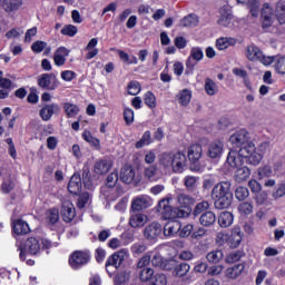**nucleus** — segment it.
<instances>
[{
    "label": "nucleus",
    "instance_id": "obj_1",
    "mask_svg": "<svg viewBox=\"0 0 285 285\" xmlns=\"http://www.w3.org/2000/svg\"><path fill=\"white\" fill-rule=\"evenodd\" d=\"M170 199L173 197L167 196L158 203L157 212L161 214V217L165 219H186L190 216V208L195 205L193 196L184 191L177 193L176 204L178 207L176 208L170 206Z\"/></svg>",
    "mask_w": 285,
    "mask_h": 285
},
{
    "label": "nucleus",
    "instance_id": "obj_43",
    "mask_svg": "<svg viewBox=\"0 0 285 285\" xmlns=\"http://www.w3.org/2000/svg\"><path fill=\"white\" fill-rule=\"evenodd\" d=\"M46 222L50 226H55L57 222H59V209L58 208H51L46 212Z\"/></svg>",
    "mask_w": 285,
    "mask_h": 285
},
{
    "label": "nucleus",
    "instance_id": "obj_38",
    "mask_svg": "<svg viewBox=\"0 0 285 285\" xmlns=\"http://www.w3.org/2000/svg\"><path fill=\"white\" fill-rule=\"evenodd\" d=\"M237 2L248 6L252 17H259V1L258 0H237Z\"/></svg>",
    "mask_w": 285,
    "mask_h": 285
},
{
    "label": "nucleus",
    "instance_id": "obj_24",
    "mask_svg": "<svg viewBox=\"0 0 285 285\" xmlns=\"http://www.w3.org/2000/svg\"><path fill=\"white\" fill-rule=\"evenodd\" d=\"M250 168L248 166H242L236 168L234 174V179L237 184H244V181H248L250 178Z\"/></svg>",
    "mask_w": 285,
    "mask_h": 285
},
{
    "label": "nucleus",
    "instance_id": "obj_5",
    "mask_svg": "<svg viewBox=\"0 0 285 285\" xmlns=\"http://www.w3.org/2000/svg\"><path fill=\"white\" fill-rule=\"evenodd\" d=\"M16 246L21 262H24L26 255H37L41 250V243L36 237H29L24 243L17 242Z\"/></svg>",
    "mask_w": 285,
    "mask_h": 285
},
{
    "label": "nucleus",
    "instance_id": "obj_40",
    "mask_svg": "<svg viewBox=\"0 0 285 285\" xmlns=\"http://www.w3.org/2000/svg\"><path fill=\"white\" fill-rule=\"evenodd\" d=\"M253 210H255V206L250 202H243L238 205V213L242 215V217L253 215Z\"/></svg>",
    "mask_w": 285,
    "mask_h": 285
},
{
    "label": "nucleus",
    "instance_id": "obj_36",
    "mask_svg": "<svg viewBox=\"0 0 285 285\" xmlns=\"http://www.w3.org/2000/svg\"><path fill=\"white\" fill-rule=\"evenodd\" d=\"M234 219L233 213L222 212L218 216V224L222 228H228V226H233Z\"/></svg>",
    "mask_w": 285,
    "mask_h": 285
},
{
    "label": "nucleus",
    "instance_id": "obj_9",
    "mask_svg": "<svg viewBox=\"0 0 285 285\" xmlns=\"http://www.w3.org/2000/svg\"><path fill=\"white\" fill-rule=\"evenodd\" d=\"M120 180L124 184H134V186H137L139 181H141V178L137 176V173L135 171V168L130 165H125L120 169Z\"/></svg>",
    "mask_w": 285,
    "mask_h": 285
},
{
    "label": "nucleus",
    "instance_id": "obj_13",
    "mask_svg": "<svg viewBox=\"0 0 285 285\" xmlns=\"http://www.w3.org/2000/svg\"><path fill=\"white\" fill-rule=\"evenodd\" d=\"M245 158L242 157V149H230L227 155V164L230 168H240L244 166Z\"/></svg>",
    "mask_w": 285,
    "mask_h": 285
},
{
    "label": "nucleus",
    "instance_id": "obj_57",
    "mask_svg": "<svg viewBox=\"0 0 285 285\" xmlns=\"http://www.w3.org/2000/svg\"><path fill=\"white\" fill-rule=\"evenodd\" d=\"M151 257H153V253L151 252H148L146 255H144L139 259V262L137 264V268H140V269L147 268L146 266L150 265Z\"/></svg>",
    "mask_w": 285,
    "mask_h": 285
},
{
    "label": "nucleus",
    "instance_id": "obj_15",
    "mask_svg": "<svg viewBox=\"0 0 285 285\" xmlns=\"http://www.w3.org/2000/svg\"><path fill=\"white\" fill-rule=\"evenodd\" d=\"M243 239L244 234L242 233V227L235 226L228 237L227 245L229 246V248H239Z\"/></svg>",
    "mask_w": 285,
    "mask_h": 285
},
{
    "label": "nucleus",
    "instance_id": "obj_3",
    "mask_svg": "<svg viewBox=\"0 0 285 285\" xmlns=\"http://www.w3.org/2000/svg\"><path fill=\"white\" fill-rule=\"evenodd\" d=\"M212 198L214 199V206L218 210H224V208H229L233 204V191H230V183L222 181L212 190Z\"/></svg>",
    "mask_w": 285,
    "mask_h": 285
},
{
    "label": "nucleus",
    "instance_id": "obj_22",
    "mask_svg": "<svg viewBox=\"0 0 285 285\" xmlns=\"http://www.w3.org/2000/svg\"><path fill=\"white\" fill-rule=\"evenodd\" d=\"M148 222V216L141 213H131L129 217V226L131 228H144Z\"/></svg>",
    "mask_w": 285,
    "mask_h": 285
},
{
    "label": "nucleus",
    "instance_id": "obj_32",
    "mask_svg": "<svg viewBox=\"0 0 285 285\" xmlns=\"http://www.w3.org/2000/svg\"><path fill=\"white\" fill-rule=\"evenodd\" d=\"M112 168V163L110 160H98L95 164L94 170L96 175H106L107 173L110 171Z\"/></svg>",
    "mask_w": 285,
    "mask_h": 285
},
{
    "label": "nucleus",
    "instance_id": "obj_41",
    "mask_svg": "<svg viewBox=\"0 0 285 285\" xmlns=\"http://www.w3.org/2000/svg\"><path fill=\"white\" fill-rule=\"evenodd\" d=\"M190 99H193V92L188 89H184L177 95V101L180 106H188Z\"/></svg>",
    "mask_w": 285,
    "mask_h": 285
},
{
    "label": "nucleus",
    "instance_id": "obj_27",
    "mask_svg": "<svg viewBox=\"0 0 285 285\" xmlns=\"http://www.w3.org/2000/svg\"><path fill=\"white\" fill-rule=\"evenodd\" d=\"M219 18H218V24L224 26L225 28L230 26V21H233V11H230V8L223 7L219 10Z\"/></svg>",
    "mask_w": 285,
    "mask_h": 285
},
{
    "label": "nucleus",
    "instance_id": "obj_17",
    "mask_svg": "<svg viewBox=\"0 0 285 285\" xmlns=\"http://www.w3.org/2000/svg\"><path fill=\"white\" fill-rule=\"evenodd\" d=\"M0 179H2V193H11L14 190V179L10 176V171L7 169H0Z\"/></svg>",
    "mask_w": 285,
    "mask_h": 285
},
{
    "label": "nucleus",
    "instance_id": "obj_48",
    "mask_svg": "<svg viewBox=\"0 0 285 285\" xmlns=\"http://www.w3.org/2000/svg\"><path fill=\"white\" fill-rule=\"evenodd\" d=\"M144 102L145 106H147L148 108H150L151 110L154 108H157V98L155 97V94H153L151 91H147L144 96Z\"/></svg>",
    "mask_w": 285,
    "mask_h": 285
},
{
    "label": "nucleus",
    "instance_id": "obj_56",
    "mask_svg": "<svg viewBox=\"0 0 285 285\" xmlns=\"http://www.w3.org/2000/svg\"><path fill=\"white\" fill-rule=\"evenodd\" d=\"M150 131H145L140 140L136 142V148H144V146H150Z\"/></svg>",
    "mask_w": 285,
    "mask_h": 285
},
{
    "label": "nucleus",
    "instance_id": "obj_18",
    "mask_svg": "<svg viewBox=\"0 0 285 285\" xmlns=\"http://www.w3.org/2000/svg\"><path fill=\"white\" fill-rule=\"evenodd\" d=\"M124 195V190L119 187H102L101 188V197L106 199V202H116L118 197Z\"/></svg>",
    "mask_w": 285,
    "mask_h": 285
},
{
    "label": "nucleus",
    "instance_id": "obj_33",
    "mask_svg": "<svg viewBox=\"0 0 285 285\" xmlns=\"http://www.w3.org/2000/svg\"><path fill=\"white\" fill-rule=\"evenodd\" d=\"M216 222L217 216L213 212H205L199 217V224L206 228H209V226H213Z\"/></svg>",
    "mask_w": 285,
    "mask_h": 285
},
{
    "label": "nucleus",
    "instance_id": "obj_45",
    "mask_svg": "<svg viewBox=\"0 0 285 285\" xmlns=\"http://www.w3.org/2000/svg\"><path fill=\"white\" fill-rule=\"evenodd\" d=\"M244 255H246V253L242 249L232 252L226 256L225 262L226 264H235L239 262Z\"/></svg>",
    "mask_w": 285,
    "mask_h": 285
},
{
    "label": "nucleus",
    "instance_id": "obj_31",
    "mask_svg": "<svg viewBox=\"0 0 285 285\" xmlns=\"http://www.w3.org/2000/svg\"><path fill=\"white\" fill-rule=\"evenodd\" d=\"M13 233L16 235H28L30 233V226L28 223L21 219H17L12 223Z\"/></svg>",
    "mask_w": 285,
    "mask_h": 285
},
{
    "label": "nucleus",
    "instance_id": "obj_25",
    "mask_svg": "<svg viewBox=\"0 0 285 285\" xmlns=\"http://www.w3.org/2000/svg\"><path fill=\"white\" fill-rule=\"evenodd\" d=\"M181 230V223L177 220L168 222L164 227L165 237H175Z\"/></svg>",
    "mask_w": 285,
    "mask_h": 285
},
{
    "label": "nucleus",
    "instance_id": "obj_26",
    "mask_svg": "<svg viewBox=\"0 0 285 285\" xmlns=\"http://www.w3.org/2000/svg\"><path fill=\"white\" fill-rule=\"evenodd\" d=\"M204 153V149L202 148V145H191L188 148L187 157L191 164H197L199 159H202V155Z\"/></svg>",
    "mask_w": 285,
    "mask_h": 285
},
{
    "label": "nucleus",
    "instance_id": "obj_2",
    "mask_svg": "<svg viewBox=\"0 0 285 285\" xmlns=\"http://www.w3.org/2000/svg\"><path fill=\"white\" fill-rule=\"evenodd\" d=\"M159 166L164 170H173V173L181 174L186 170V154L181 151H164L158 156Z\"/></svg>",
    "mask_w": 285,
    "mask_h": 285
},
{
    "label": "nucleus",
    "instance_id": "obj_30",
    "mask_svg": "<svg viewBox=\"0 0 285 285\" xmlns=\"http://www.w3.org/2000/svg\"><path fill=\"white\" fill-rule=\"evenodd\" d=\"M233 46H237V39L233 37H222L216 40L217 50H227Z\"/></svg>",
    "mask_w": 285,
    "mask_h": 285
},
{
    "label": "nucleus",
    "instance_id": "obj_11",
    "mask_svg": "<svg viewBox=\"0 0 285 285\" xmlns=\"http://www.w3.org/2000/svg\"><path fill=\"white\" fill-rule=\"evenodd\" d=\"M128 259V249H121L114 255L109 256L106 262V268L108 271L109 266H114V268H119L124 262Z\"/></svg>",
    "mask_w": 285,
    "mask_h": 285
},
{
    "label": "nucleus",
    "instance_id": "obj_60",
    "mask_svg": "<svg viewBox=\"0 0 285 285\" xmlns=\"http://www.w3.org/2000/svg\"><path fill=\"white\" fill-rule=\"evenodd\" d=\"M79 30L73 24H67L61 29V35H65L66 37H75Z\"/></svg>",
    "mask_w": 285,
    "mask_h": 285
},
{
    "label": "nucleus",
    "instance_id": "obj_28",
    "mask_svg": "<svg viewBox=\"0 0 285 285\" xmlns=\"http://www.w3.org/2000/svg\"><path fill=\"white\" fill-rule=\"evenodd\" d=\"M0 4L7 12H17L23 6V0H0Z\"/></svg>",
    "mask_w": 285,
    "mask_h": 285
},
{
    "label": "nucleus",
    "instance_id": "obj_39",
    "mask_svg": "<svg viewBox=\"0 0 285 285\" xmlns=\"http://www.w3.org/2000/svg\"><path fill=\"white\" fill-rule=\"evenodd\" d=\"M206 259L209 264H219V262L224 259V252H222V249H214L207 253Z\"/></svg>",
    "mask_w": 285,
    "mask_h": 285
},
{
    "label": "nucleus",
    "instance_id": "obj_59",
    "mask_svg": "<svg viewBox=\"0 0 285 285\" xmlns=\"http://www.w3.org/2000/svg\"><path fill=\"white\" fill-rule=\"evenodd\" d=\"M130 279V273L121 272L115 277V285H124Z\"/></svg>",
    "mask_w": 285,
    "mask_h": 285
},
{
    "label": "nucleus",
    "instance_id": "obj_6",
    "mask_svg": "<svg viewBox=\"0 0 285 285\" xmlns=\"http://www.w3.org/2000/svg\"><path fill=\"white\" fill-rule=\"evenodd\" d=\"M248 135L249 134L246 129H240L229 137V144H232L234 148L242 150V148H246L248 144H253Z\"/></svg>",
    "mask_w": 285,
    "mask_h": 285
},
{
    "label": "nucleus",
    "instance_id": "obj_23",
    "mask_svg": "<svg viewBox=\"0 0 285 285\" xmlns=\"http://www.w3.org/2000/svg\"><path fill=\"white\" fill-rule=\"evenodd\" d=\"M246 271V263L236 264L232 267H228L225 271V277L227 279H237V277L242 276V274Z\"/></svg>",
    "mask_w": 285,
    "mask_h": 285
},
{
    "label": "nucleus",
    "instance_id": "obj_54",
    "mask_svg": "<svg viewBox=\"0 0 285 285\" xmlns=\"http://www.w3.org/2000/svg\"><path fill=\"white\" fill-rule=\"evenodd\" d=\"M274 68L278 75H285V56L276 57Z\"/></svg>",
    "mask_w": 285,
    "mask_h": 285
},
{
    "label": "nucleus",
    "instance_id": "obj_19",
    "mask_svg": "<svg viewBox=\"0 0 285 285\" xmlns=\"http://www.w3.org/2000/svg\"><path fill=\"white\" fill-rule=\"evenodd\" d=\"M59 110H61V107L58 104H49L40 109L39 116L42 121H50L55 112H59Z\"/></svg>",
    "mask_w": 285,
    "mask_h": 285
},
{
    "label": "nucleus",
    "instance_id": "obj_34",
    "mask_svg": "<svg viewBox=\"0 0 285 285\" xmlns=\"http://www.w3.org/2000/svg\"><path fill=\"white\" fill-rule=\"evenodd\" d=\"M262 53V50L255 45H249L246 48V57L249 61H259Z\"/></svg>",
    "mask_w": 285,
    "mask_h": 285
},
{
    "label": "nucleus",
    "instance_id": "obj_16",
    "mask_svg": "<svg viewBox=\"0 0 285 285\" xmlns=\"http://www.w3.org/2000/svg\"><path fill=\"white\" fill-rule=\"evenodd\" d=\"M76 216H77V210L75 209V205L70 200H65L62 203V208H61V217L63 222L69 224V222H72Z\"/></svg>",
    "mask_w": 285,
    "mask_h": 285
},
{
    "label": "nucleus",
    "instance_id": "obj_10",
    "mask_svg": "<svg viewBox=\"0 0 285 285\" xmlns=\"http://www.w3.org/2000/svg\"><path fill=\"white\" fill-rule=\"evenodd\" d=\"M88 262H90V254L88 252H75L69 258V264L71 268L75 269L81 268V266H86Z\"/></svg>",
    "mask_w": 285,
    "mask_h": 285
},
{
    "label": "nucleus",
    "instance_id": "obj_47",
    "mask_svg": "<svg viewBox=\"0 0 285 285\" xmlns=\"http://www.w3.org/2000/svg\"><path fill=\"white\" fill-rule=\"evenodd\" d=\"M190 271V265L187 264V263H181L179 265H177L175 268H174V275L176 277H184L186 274H188Z\"/></svg>",
    "mask_w": 285,
    "mask_h": 285
},
{
    "label": "nucleus",
    "instance_id": "obj_42",
    "mask_svg": "<svg viewBox=\"0 0 285 285\" xmlns=\"http://www.w3.org/2000/svg\"><path fill=\"white\" fill-rule=\"evenodd\" d=\"M82 139L87 141V144L91 145L92 148H96V150H99V148H101L99 139L94 137V135L89 130H85L82 132Z\"/></svg>",
    "mask_w": 285,
    "mask_h": 285
},
{
    "label": "nucleus",
    "instance_id": "obj_12",
    "mask_svg": "<svg viewBox=\"0 0 285 285\" xmlns=\"http://www.w3.org/2000/svg\"><path fill=\"white\" fill-rule=\"evenodd\" d=\"M159 235H161V225L159 223L154 222L145 227L144 236L147 242H157V239H159Z\"/></svg>",
    "mask_w": 285,
    "mask_h": 285
},
{
    "label": "nucleus",
    "instance_id": "obj_55",
    "mask_svg": "<svg viewBox=\"0 0 285 285\" xmlns=\"http://www.w3.org/2000/svg\"><path fill=\"white\" fill-rule=\"evenodd\" d=\"M184 186L187 190H195L197 188V177L186 176L184 178Z\"/></svg>",
    "mask_w": 285,
    "mask_h": 285
},
{
    "label": "nucleus",
    "instance_id": "obj_46",
    "mask_svg": "<svg viewBox=\"0 0 285 285\" xmlns=\"http://www.w3.org/2000/svg\"><path fill=\"white\" fill-rule=\"evenodd\" d=\"M276 18L278 23H285V0H281L276 4Z\"/></svg>",
    "mask_w": 285,
    "mask_h": 285
},
{
    "label": "nucleus",
    "instance_id": "obj_8",
    "mask_svg": "<svg viewBox=\"0 0 285 285\" xmlns=\"http://www.w3.org/2000/svg\"><path fill=\"white\" fill-rule=\"evenodd\" d=\"M38 86L43 90H57L59 88V79L55 73H42L38 77Z\"/></svg>",
    "mask_w": 285,
    "mask_h": 285
},
{
    "label": "nucleus",
    "instance_id": "obj_35",
    "mask_svg": "<svg viewBox=\"0 0 285 285\" xmlns=\"http://www.w3.org/2000/svg\"><path fill=\"white\" fill-rule=\"evenodd\" d=\"M158 173L159 167H157V165H151L144 168V177L147 179V181H157V179H159Z\"/></svg>",
    "mask_w": 285,
    "mask_h": 285
},
{
    "label": "nucleus",
    "instance_id": "obj_52",
    "mask_svg": "<svg viewBox=\"0 0 285 285\" xmlns=\"http://www.w3.org/2000/svg\"><path fill=\"white\" fill-rule=\"evenodd\" d=\"M250 195V191L246 187H237L235 190V197L238 199V202H244L245 199H248Z\"/></svg>",
    "mask_w": 285,
    "mask_h": 285
},
{
    "label": "nucleus",
    "instance_id": "obj_61",
    "mask_svg": "<svg viewBox=\"0 0 285 285\" xmlns=\"http://www.w3.org/2000/svg\"><path fill=\"white\" fill-rule=\"evenodd\" d=\"M189 57L199 62L202 61V59H204V51L202 50V48L194 47L190 50Z\"/></svg>",
    "mask_w": 285,
    "mask_h": 285
},
{
    "label": "nucleus",
    "instance_id": "obj_63",
    "mask_svg": "<svg viewBox=\"0 0 285 285\" xmlns=\"http://www.w3.org/2000/svg\"><path fill=\"white\" fill-rule=\"evenodd\" d=\"M229 234L226 232H218L216 235V244L218 246H224V244H228Z\"/></svg>",
    "mask_w": 285,
    "mask_h": 285
},
{
    "label": "nucleus",
    "instance_id": "obj_20",
    "mask_svg": "<svg viewBox=\"0 0 285 285\" xmlns=\"http://www.w3.org/2000/svg\"><path fill=\"white\" fill-rule=\"evenodd\" d=\"M70 57V49L66 47H59L53 53V62L55 66L61 68V66H66V59Z\"/></svg>",
    "mask_w": 285,
    "mask_h": 285
},
{
    "label": "nucleus",
    "instance_id": "obj_53",
    "mask_svg": "<svg viewBox=\"0 0 285 285\" xmlns=\"http://www.w3.org/2000/svg\"><path fill=\"white\" fill-rule=\"evenodd\" d=\"M258 179H266V177H272L273 168L271 166L265 165L257 169Z\"/></svg>",
    "mask_w": 285,
    "mask_h": 285
},
{
    "label": "nucleus",
    "instance_id": "obj_51",
    "mask_svg": "<svg viewBox=\"0 0 285 285\" xmlns=\"http://www.w3.org/2000/svg\"><path fill=\"white\" fill-rule=\"evenodd\" d=\"M208 208H210V204L207 200H203L195 206L193 215L197 217L202 215V213L208 210Z\"/></svg>",
    "mask_w": 285,
    "mask_h": 285
},
{
    "label": "nucleus",
    "instance_id": "obj_49",
    "mask_svg": "<svg viewBox=\"0 0 285 285\" xmlns=\"http://www.w3.org/2000/svg\"><path fill=\"white\" fill-rule=\"evenodd\" d=\"M155 271L150 267H145L139 272V277L141 282H151Z\"/></svg>",
    "mask_w": 285,
    "mask_h": 285
},
{
    "label": "nucleus",
    "instance_id": "obj_29",
    "mask_svg": "<svg viewBox=\"0 0 285 285\" xmlns=\"http://www.w3.org/2000/svg\"><path fill=\"white\" fill-rule=\"evenodd\" d=\"M68 190L71 195H79L81 193V176L73 174L69 184Z\"/></svg>",
    "mask_w": 285,
    "mask_h": 285
},
{
    "label": "nucleus",
    "instance_id": "obj_37",
    "mask_svg": "<svg viewBox=\"0 0 285 285\" xmlns=\"http://www.w3.org/2000/svg\"><path fill=\"white\" fill-rule=\"evenodd\" d=\"M62 108L69 119H75V117H77V115H79L80 112L79 106L72 102H63Z\"/></svg>",
    "mask_w": 285,
    "mask_h": 285
},
{
    "label": "nucleus",
    "instance_id": "obj_64",
    "mask_svg": "<svg viewBox=\"0 0 285 285\" xmlns=\"http://www.w3.org/2000/svg\"><path fill=\"white\" fill-rule=\"evenodd\" d=\"M272 197L274 199H282V197H285V184H279L275 191H273Z\"/></svg>",
    "mask_w": 285,
    "mask_h": 285
},
{
    "label": "nucleus",
    "instance_id": "obj_21",
    "mask_svg": "<svg viewBox=\"0 0 285 285\" xmlns=\"http://www.w3.org/2000/svg\"><path fill=\"white\" fill-rule=\"evenodd\" d=\"M224 155V142L222 140H214L208 145V157L210 159H219Z\"/></svg>",
    "mask_w": 285,
    "mask_h": 285
},
{
    "label": "nucleus",
    "instance_id": "obj_58",
    "mask_svg": "<svg viewBox=\"0 0 285 285\" xmlns=\"http://www.w3.org/2000/svg\"><path fill=\"white\" fill-rule=\"evenodd\" d=\"M151 285H166L168 284V278L164 274H156L150 281Z\"/></svg>",
    "mask_w": 285,
    "mask_h": 285
},
{
    "label": "nucleus",
    "instance_id": "obj_50",
    "mask_svg": "<svg viewBox=\"0 0 285 285\" xmlns=\"http://www.w3.org/2000/svg\"><path fill=\"white\" fill-rule=\"evenodd\" d=\"M127 92L131 96L139 95L141 92V85L139 83V81H130L127 87Z\"/></svg>",
    "mask_w": 285,
    "mask_h": 285
},
{
    "label": "nucleus",
    "instance_id": "obj_7",
    "mask_svg": "<svg viewBox=\"0 0 285 285\" xmlns=\"http://www.w3.org/2000/svg\"><path fill=\"white\" fill-rule=\"evenodd\" d=\"M261 21L263 30H268L275 23V10L271 3L266 2L263 4L261 10Z\"/></svg>",
    "mask_w": 285,
    "mask_h": 285
},
{
    "label": "nucleus",
    "instance_id": "obj_44",
    "mask_svg": "<svg viewBox=\"0 0 285 285\" xmlns=\"http://www.w3.org/2000/svg\"><path fill=\"white\" fill-rule=\"evenodd\" d=\"M205 92L209 95V97H213L219 92V87L217 86L216 82L213 81V79L207 78L205 80Z\"/></svg>",
    "mask_w": 285,
    "mask_h": 285
},
{
    "label": "nucleus",
    "instance_id": "obj_4",
    "mask_svg": "<svg viewBox=\"0 0 285 285\" xmlns=\"http://www.w3.org/2000/svg\"><path fill=\"white\" fill-rule=\"evenodd\" d=\"M268 148V144L263 142L259 147H255V142H249L246 147L240 148V156L248 166H259L264 159V151Z\"/></svg>",
    "mask_w": 285,
    "mask_h": 285
},
{
    "label": "nucleus",
    "instance_id": "obj_62",
    "mask_svg": "<svg viewBox=\"0 0 285 285\" xmlns=\"http://www.w3.org/2000/svg\"><path fill=\"white\" fill-rule=\"evenodd\" d=\"M181 26H184V28H190L191 26H197V17L193 14L185 17L181 20Z\"/></svg>",
    "mask_w": 285,
    "mask_h": 285
},
{
    "label": "nucleus",
    "instance_id": "obj_14",
    "mask_svg": "<svg viewBox=\"0 0 285 285\" xmlns=\"http://www.w3.org/2000/svg\"><path fill=\"white\" fill-rule=\"evenodd\" d=\"M150 206H153V199L146 195L138 196L131 202V210L135 213L146 210V208H150Z\"/></svg>",
    "mask_w": 285,
    "mask_h": 285
}]
</instances>
